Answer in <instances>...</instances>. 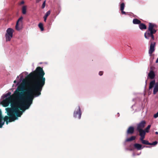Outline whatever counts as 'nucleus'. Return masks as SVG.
<instances>
[{
  "label": "nucleus",
  "instance_id": "obj_1",
  "mask_svg": "<svg viewBox=\"0 0 158 158\" xmlns=\"http://www.w3.org/2000/svg\"><path fill=\"white\" fill-rule=\"evenodd\" d=\"M45 73L42 68L40 67H37L35 71L29 74L27 72L22 73L19 75L20 81L22 82L18 85L15 91L13 96L18 99H22L25 92L28 95L27 99H30L31 98L33 99L34 97H37L41 94L42 87L45 83V78L44 77Z\"/></svg>",
  "mask_w": 158,
  "mask_h": 158
},
{
  "label": "nucleus",
  "instance_id": "obj_2",
  "mask_svg": "<svg viewBox=\"0 0 158 158\" xmlns=\"http://www.w3.org/2000/svg\"><path fill=\"white\" fill-rule=\"evenodd\" d=\"M24 94L23 96L22 99H18L14 98L13 94L11 95V93H8L3 94L2 98H5L1 102V103L4 106L6 107L10 103L11 108H6L7 114L9 116H6L4 118L2 116V113L0 111V128H2L4 125L5 122H6V124L8 122L14 121L18 119V117H20L22 115L26 110L28 109L32 102L33 99L31 98L30 99L28 100L27 97L28 95L23 92Z\"/></svg>",
  "mask_w": 158,
  "mask_h": 158
},
{
  "label": "nucleus",
  "instance_id": "obj_3",
  "mask_svg": "<svg viewBox=\"0 0 158 158\" xmlns=\"http://www.w3.org/2000/svg\"><path fill=\"white\" fill-rule=\"evenodd\" d=\"M156 27V24L149 23L148 30L144 33L145 37L147 39L151 38L150 41H151L152 40H154V38L153 34L155 33L156 32V30L155 29Z\"/></svg>",
  "mask_w": 158,
  "mask_h": 158
},
{
  "label": "nucleus",
  "instance_id": "obj_4",
  "mask_svg": "<svg viewBox=\"0 0 158 158\" xmlns=\"http://www.w3.org/2000/svg\"><path fill=\"white\" fill-rule=\"evenodd\" d=\"M13 32V30L10 28H9L7 29L5 34V37L6 41H9L10 40L12 37Z\"/></svg>",
  "mask_w": 158,
  "mask_h": 158
},
{
  "label": "nucleus",
  "instance_id": "obj_5",
  "mask_svg": "<svg viewBox=\"0 0 158 158\" xmlns=\"http://www.w3.org/2000/svg\"><path fill=\"white\" fill-rule=\"evenodd\" d=\"M153 93L155 94L158 91V82L156 83L155 81L154 80L150 82L149 86V89H152L154 86Z\"/></svg>",
  "mask_w": 158,
  "mask_h": 158
},
{
  "label": "nucleus",
  "instance_id": "obj_6",
  "mask_svg": "<svg viewBox=\"0 0 158 158\" xmlns=\"http://www.w3.org/2000/svg\"><path fill=\"white\" fill-rule=\"evenodd\" d=\"M81 112L80 108V106H78L75 109L73 113V116L75 118L80 119L81 118Z\"/></svg>",
  "mask_w": 158,
  "mask_h": 158
},
{
  "label": "nucleus",
  "instance_id": "obj_7",
  "mask_svg": "<svg viewBox=\"0 0 158 158\" xmlns=\"http://www.w3.org/2000/svg\"><path fill=\"white\" fill-rule=\"evenodd\" d=\"M22 19L23 17H21L19 19L16 23V25L15 26V28L18 31L20 30L22 28Z\"/></svg>",
  "mask_w": 158,
  "mask_h": 158
},
{
  "label": "nucleus",
  "instance_id": "obj_8",
  "mask_svg": "<svg viewBox=\"0 0 158 158\" xmlns=\"http://www.w3.org/2000/svg\"><path fill=\"white\" fill-rule=\"evenodd\" d=\"M156 43L154 42H151L150 46L148 53L150 56H151L152 53L155 51V47Z\"/></svg>",
  "mask_w": 158,
  "mask_h": 158
},
{
  "label": "nucleus",
  "instance_id": "obj_9",
  "mask_svg": "<svg viewBox=\"0 0 158 158\" xmlns=\"http://www.w3.org/2000/svg\"><path fill=\"white\" fill-rule=\"evenodd\" d=\"M146 124V122L144 120L142 121L137 125V130H141L144 127Z\"/></svg>",
  "mask_w": 158,
  "mask_h": 158
},
{
  "label": "nucleus",
  "instance_id": "obj_10",
  "mask_svg": "<svg viewBox=\"0 0 158 158\" xmlns=\"http://www.w3.org/2000/svg\"><path fill=\"white\" fill-rule=\"evenodd\" d=\"M139 132V135L140 136V139H144L146 134V132L143 130H137Z\"/></svg>",
  "mask_w": 158,
  "mask_h": 158
},
{
  "label": "nucleus",
  "instance_id": "obj_11",
  "mask_svg": "<svg viewBox=\"0 0 158 158\" xmlns=\"http://www.w3.org/2000/svg\"><path fill=\"white\" fill-rule=\"evenodd\" d=\"M155 76L154 72L152 70L150 71L148 75V77L151 79H153L155 78Z\"/></svg>",
  "mask_w": 158,
  "mask_h": 158
},
{
  "label": "nucleus",
  "instance_id": "obj_12",
  "mask_svg": "<svg viewBox=\"0 0 158 158\" xmlns=\"http://www.w3.org/2000/svg\"><path fill=\"white\" fill-rule=\"evenodd\" d=\"M134 146L135 149L138 150H140L145 147V146H144L143 147H142L141 144L137 143L134 144Z\"/></svg>",
  "mask_w": 158,
  "mask_h": 158
},
{
  "label": "nucleus",
  "instance_id": "obj_13",
  "mask_svg": "<svg viewBox=\"0 0 158 158\" xmlns=\"http://www.w3.org/2000/svg\"><path fill=\"white\" fill-rule=\"evenodd\" d=\"M134 131V127H133L131 126L128 128L127 131V134H132L133 133Z\"/></svg>",
  "mask_w": 158,
  "mask_h": 158
},
{
  "label": "nucleus",
  "instance_id": "obj_14",
  "mask_svg": "<svg viewBox=\"0 0 158 158\" xmlns=\"http://www.w3.org/2000/svg\"><path fill=\"white\" fill-rule=\"evenodd\" d=\"M125 5L123 3H121L120 4V10L121 13L123 14H126V12L123 11Z\"/></svg>",
  "mask_w": 158,
  "mask_h": 158
},
{
  "label": "nucleus",
  "instance_id": "obj_15",
  "mask_svg": "<svg viewBox=\"0 0 158 158\" xmlns=\"http://www.w3.org/2000/svg\"><path fill=\"white\" fill-rule=\"evenodd\" d=\"M139 27L141 30L146 29L147 28L146 26L144 24L141 23L139 25Z\"/></svg>",
  "mask_w": 158,
  "mask_h": 158
},
{
  "label": "nucleus",
  "instance_id": "obj_16",
  "mask_svg": "<svg viewBox=\"0 0 158 158\" xmlns=\"http://www.w3.org/2000/svg\"><path fill=\"white\" fill-rule=\"evenodd\" d=\"M144 139H139L140 141H141L142 143L143 144L146 145H149L151 144L150 143H149L148 141L147 140H143Z\"/></svg>",
  "mask_w": 158,
  "mask_h": 158
},
{
  "label": "nucleus",
  "instance_id": "obj_17",
  "mask_svg": "<svg viewBox=\"0 0 158 158\" xmlns=\"http://www.w3.org/2000/svg\"><path fill=\"white\" fill-rule=\"evenodd\" d=\"M133 23L135 24H139L141 23V21L137 19H134L133 20Z\"/></svg>",
  "mask_w": 158,
  "mask_h": 158
},
{
  "label": "nucleus",
  "instance_id": "obj_18",
  "mask_svg": "<svg viewBox=\"0 0 158 158\" xmlns=\"http://www.w3.org/2000/svg\"><path fill=\"white\" fill-rule=\"evenodd\" d=\"M51 11L50 10H48L46 13L44 17V21L46 22V21L47 18L48 16L50 14Z\"/></svg>",
  "mask_w": 158,
  "mask_h": 158
},
{
  "label": "nucleus",
  "instance_id": "obj_19",
  "mask_svg": "<svg viewBox=\"0 0 158 158\" xmlns=\"http://www.w3.org/2000/svg\"><path fill=\"white\" fill-rule=\"evenodd\" d=\"M135 139V136H132L130 138H127L125 140V142L131 141L132 140H134Z\"/></svg>",
  "mask_w": 158,
  "mask_h": 158
},
{
  "label": "nucleus",
  "instance_id": "obj_20",
  "mask_svg": "<svg viewBox=\"0 0 158 158\" xmlns=\"http://www.w3.org/2000/svg\"><path fill=\"white\" fill-rule=\"evenodd\" d=\"M22 12L23 14H25L26 13V6H24L22 7Z\"/></svg>",
  "mask_w": 158,
  "mask_h": 158
},
{
  "label": "nucleus",
  "instance_id": "obj_21",
  "mask_svg": "<svg viewBox=\"0 0 158 158\" xmlns=\"http://www.w3.org/2000/svg\"><path fill=\"white\" fill-rule=\"evenodd\" d=\"M39 27L40 28L41 31H43L44 30V28L43 26V24L41 23H40L38 25Z\"/></svg>",
  "mask_w": 158,
  "mask_h": 158
},
{
  "label": "nucleus",
  "instance_id": "obj_22",
  "mask_svg": "<svg viewBox=\"0 0 158 158\" xmlns=\"http://www.w3.org/2000/svg\"><path fill=\"white\" fill-rule=\"evenodd\" d=\"M151 127V125H148L147 127L144 130L146 132L148 133L149 131V130L150 129Z\"/></svg>",
  "mask_w": 158,
  "mask_h": 158
},
{
  "label": "nucleus",
  "instance_id": "obj_23",
  "mask_svg": "<svg viewBox=\"0 0 158 158\" xmlns=\"http://www.w3.org/2000/svg\"><path fill=\"white\" fill-rule=\"evenodd\" d=\"M158 142L156 141H155L154 142H153L152 143H150V144H150V145H155L157 144Z\"/></svg>",
  "mask_w": 158,
  "mask_h": 158
},
{
  "label": "nucleus",
  "instance_id": "obj_24",
  "mask_svg": "<svg viewBox=\"0 0 158 158\" xmlns=\"http://www.w3.org/2000/svg\"><path fill=\"white\" fill-rule=\"evenodd\" d=\"M45 4H46V1L45 0L44 2L43 3V4H42V9H43L45 7Z\"/></svg>",
  "mask_w": 158,
  "mask_h": 158
},
{
  "label": "nucleus",
  "instance_id": "obj_25",
  "mask_svg": "<svg viewBox=\"0 0 158 158\" xmlns=\"http://www.w3.org/2000/svg\"><path fill=\"white\" fill-rule=\"evenodd\" d=\"M154 117L155 118H156L158 117V112L156 114H155L154 115Z\"/></svg>",
  "mask_w": 158,
  "mask_h": 158
},
{
  "label": "nucleus",
  "instance_id": "obj_26",
  "mask_svg": "<svg viewBox=\"0 0 158 158\" xmlns=\"http://www.w3.org/2000/svg\"><path fill=\"white\" fill-rule=\"evenodd\" d=\"M99 75L100 76H102V75L103 74V72H102V71H100L99 72Z\"/></svg>",
  "mask_w": 158,
  "mask_h": 158
},
{
  "label": "nucleus",
  "instance_id": "obj_27",
  "mask_svg": "<svg viewBox=\"0 0 158 158\" xmlns=\"http://www.w3.org/2000/svg\"><path fill=\"white\" fill-rule=\"evenodd\" d=\"M24 3V2L23 1H22L20 3L21 4H23Z\"/></svg>",
  "mask_w": 158,
  "mask_h": 158
},
{
  "label": "nucleus",
  "instance_id": "obj_28",
  "mask_svg": "<svg viewBox=\"0 0 158 158\" xmlns=\"http://www.w3.org/2000/svg\"><path fill=\"white\" fill-rule=\"evenodd\" d=\"M127 150H129L130 151H132V150H133V149L132 148L129 149L128 148H127Z\"/></svg>",
  "mask_w": 158,
  "mask_h": 158
},
{
  "label": "nucleus",
  "instance_id": "obj_29",
  "mask_svg": "<svg viewBox=\"0 0 158 158\" xmlns=\"http://www.w3.org/2000/svg\"><path fill=\"white\" fill-rule=\"evenodd\" d=\"M156 63H158V58H157V59H156Z\"/></svg>",
  "mask_w": 158,
  "mask_h": 158
},
{
  "label": "nucleus",
  "instance_id": "obj_30",
  "mask_svg": "<svg viewBox=\"0 0 158 158\" xmlns=\"http://www.w3.org/2000/svg\"><path fill=\"white\" fill-rule=\"evenodd\" d=\"M17 82V81L16 80H15L14 81V83H16Z\"/></svg>",
  "mask_w": 158,
  "mask_h": 158
},
{
  "label": "nucleus",
  "instance_id": "obj_31",
  "mask_svg": "<svg viewBox=\"0 0 158 158\" xmlns=\"http://www.w3.org/2000/svg\"><path fill=\"white\" fill-rule=\"evenodd\" d=\"M155 133L156 134H158V132L157 131H156L155 132Z\"/></svg>",
  "mask_w": 158,
  "mask_h": 158
},
{
  "label": "nucleus",
  "instance_id": "obj_32",
  "mask_svg": "<svg viewBox=\"0 0 158 158\" xmlns=\"http://www.w3.org/2000/svg\"><path fill=\"white\" fill-rule=\"evenodd\" d=\"M19 78V76H18L16 78H17V79H18V78Z\"/></svg>",
  "mask_w": 158,
  "mask_h": 158
},
{
  "label": "nucleus",
  "instance_id": "obj_33",
  "mask_svg": "<svg viewBox=\"0 0 158 158\" xmlns=\"http://www.w3.org/2000/svg\"><path fill=\"white\" fill-rule=\"evenodd\" d=\"M135 155V154H134V153H133V156H134Z\"/></svg>",
  "mask_w": 158,
  "mask_h": 158
},
{
  "label": "nucleus",
  "instance_id": "obj_34",
  "mask_svg": "<svg viewBox=\"0 0 158 158\" xmlns=\"http://www.w3.org/2000/svg\"><path fill=\"white\" fill-rule=\"evenodd\" d=\"M146 148H148V147H147V146H146Z\"/></svg>",
  "mask_w": 158,
  "mask_h": 158
}]
</instances>
